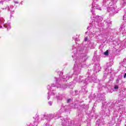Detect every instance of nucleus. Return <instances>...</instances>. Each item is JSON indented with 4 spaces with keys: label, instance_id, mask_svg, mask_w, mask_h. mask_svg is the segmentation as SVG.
<instances>
[{
    "label": "nucleus",
    "instance_id": "obj_33",
    "mask_svg": "<svg viewBox=\"0 0 126 126\" xmlns=\"http://www.w3.org/2000/svg\"><path fill=\"white\" fill-rule=\"evenodd\" d=\"M46 126H49V124L47 123L46 124Z\"/></svg>",
    "mask_w": 126,
    "mask_h": 126
},
{
    "label": "nucleus",
    "instance_id": "obj_7",
    "mask_svg": "<svg viewBox=\"0 0 126 126\" xmlns=\"http://www.w3.org/2000/svg\"><path fill=\"white\" fill-rule=\"evenodd\" d=\"M68 120L64 119L62 120V125L63 126H67L68 125Z\"/></svg>",
    "mask_w": 126,
    "mask_h": 126
},
{
    "label": "nucleus",
    "instance_id": "obj_17",
    "mask_svg": "<svg viewBox=\"0 0 126 126\" xmlns=\"http://www.w3.org/2000/svg\"><path fill=\"white\" fill-rule=\"evenodd\" d=\"M48 104L49 106H52V105H53V102L52 101H49Z\"/></svg>",
    "mask_w": 126,
    "mask_h": 126
},
{
    "label": "nucleus",
    "instance_id": "obj_29",
    "mask_svg": "<svg viewBox=\"0 0 126 126\" xmlns=\"http://www.w3.org/2000/svg\"><path fill=\"white\" fill-rule=\"evenodd\" d=\"M119 79H117V80H116V82H117V83H119Z\"/></svg>",
    "mask_w": 126,
    "mask_h": 126
},
{
    "label": "nucleus",
    "instance_id": "obj_13",
    "mask_svg": "<svg viewBox=\"0 0 126 126\" xmlns=\"http://www.w3.org/2000/svg\"><path fill=\"white\" fill-rule=\"evenodd\" d=\"M92 80L91 81L93 82H97V79L96 77H93L92 78Z\"/></svg>",
    "mask_w": 126,
    "mask_h": 126
},
{
    "label": "nucleus",
    "instance_id": "obj_8",
    "mask_svg": "<svg viewBox=\"0 0 126 126\" xmlns=\"http://www.w3.org/2000/svg\"><path fill=\"white\" fill-rule=\"evenodd\" d=\"M92 5L94 6V9H96L98 10H101V7L98 4L94 3Z\"/></svg>",
    "mask_w": 126,
    "mask_h": 126
},
{
    "label": "nucleus",
    "instance_id": "obj_5",
    "mask_svg": "<svg viewBox=\"0 0 126 126\" xmlns=\"http://www.w3.org/2000/svg\"><path fill=\"white\" fill-rule=\"evenodd\" d=\"M70 78H71V74H70V73H68L67 75H66V78H65L64 77H63V78H62V76L59 77V79H60L59 80H62V79H63V81H67Z\"/></svg>",
    "mask_w": 126,
    "mask_h": 126
},
{
    "label": "nucleus",
    "instance_id": "obj_16",
    "mask_svg": "<svg viewBox=\"0 0 126 126\" xmlns=\"http://www.w3.org/2000/svg\"><path fill=\"white\" fill-rule=\"evenodd\" d=\"M114 89L115 90H118L119 89V87L118 86H115Z\"/></svg>",
    "mask_w": 126,
    "mask_h": 126
},
{
    "label": "nucleus",
    "instance_id": "obj_21",
    "mask_svg": "<svg viewBox=\"0 0 126 126\" xmlns=\"http://www.w3.org/2000/svg\"><path fill=\"white\" fill-rule=\"evenodd\" d=\"M122 66H125V61H123L122 63Z\"/></svg>",
    "mask_w": 126,
    "mask_h": 126
},
{
    "label": "nucleus",
    "instance_id": "obj_34",
    "mask_svg": "<svg viewBox=\"0 0 126 126\" xmlns=\"http://www.w3.org/2000/svg\"><path fill=\"white\" fill-rule=\"evenodd\" d=\"M23 2V1H21V3H22Z\"/></svg>",
    "mask_w": 126,
    "mask_h": 126
},
{
    "label": "nucleus",
    "instance_id": "obj_27",
    "mask_svg": "<svg viewBox=\"0 0 126 126\" xmlns=\"http://www.w3.org/2000/svg\"><path fill=\"white\" fill-rule=\"evenodd\" d=\"M38 120H39V118L36 117L35 119V121H38Z\"/></svg>",
    "mask_w": 126,
    "mask_h": 126
},
{
    "label": "nucleus",
    "instance_id": "obj_14",
    "mask_svg": "<svg viewBox=\"0 0 126 126\" xmlns=\"http://www.w3.org/2000/svg\"><path fill=\"white\" fill-rule=\"evenodd\" d=\"M73 50V53H74V54H76V53L77 52V50L76 49V48H72Z\"/></svg>",
    "mask_w": 126,
    "mask_h": 126
},
{
    "label": "nucleus",
    "instance_id": "obj_24",
    "mask_svg": "<svg viewBox=\"0 0 126 126\" xmlns=\"http://www.w3.org/2000/svg\"><path fill=\"white\" fill-rule=\"evenodd\" d=\"M92 11V13L94 15V10H93V9L91 10Z\"/></svg>",
    "mask_w": 126,
    "mask_h": 126
},
{
    "label": "nucleus",
    "instance_id": "obj_15",
    "mask_svg": "<svg viewBox=\"0 0 126 126\" xmlns=\"http://www.w3.org/2000/svg\"><path fill=\"white\" fill-rule=\"evenodd\" d=\"M104 55H105V56H108L109 55V51L107 50L106 51H105L104 53Z\"/></svg>",
    "mask_w": 126,
    "mask_h": 126
},
{
    "label": "nucleus",
    "instance_id": "obj_10",
    "mask_svg": "<svg viewBox=\"0 0 126 126\" xmlns=\"http://www.w3.org/2000/svg\"><path fill=\"white\" fill-rule=\"evenodd\" d=\"M108 10L109 11H112V12H114V13H115V11L116 10L115 9V8H114V7L111 6L108 8Z\"/></svg>",
    "mask_w": 126,
    "mask_h": 126
},
{
    "label": "nucleus",
    "instance_id": "obj_1",
    "mask_svg": "<svg viewBox=\"0 0 126 126\" xmlns=\"http://www.w3.org/2000/svg\"><path fill=\"white\" fill-rule=\"evenodd\" d=\"M82 61L84 62L85 61V57H83L82 59H79L76 60L75 63L74 65V74H78L80 73V70L82 68Z\"/></svg>",
    "mask_w": 126,
    "mask_h": 126
},
{
    "label": "nucleus",
    "instance_id": "obj_25",
    "mask_svg": "<svg viewBox=\"0 0 126 126\" xmlns=\"http://www.w3.org/2000/svg\"><path fill=\"white\" fill-rule=\"evenodd\" d=\"M121 111H124L125 110V108H120Z\"/></svg>",
    "mask_w": 126,
    "mask_h": 126
},
{
    "label": "nucleus",
    "instance_id": "obj_12",
    "mask_svg": "<svg viewBox=\"0 0 126 126\" xmlns=\"http://www.w3.org/2000/svg\"><path fill=\"white\" fill-rule=\"evenodd\" d=\"M105 72L104 73V76H107V75H108V73H109V70L108 69V68H106V69H105Z\"/></svg>",
    "mask_w": 126,
    "mask_h": 126
},
{
    "label": "nucleus",
    "instance_id": "obj_6",
    "mask_svg": "<svg viewBox=\"0 0 126 126\" xmlns=\"http://www.w3.org/2000/svg\"><path fill=\"white\" fill-rule=\"evenodd\" d=\"M101 69V66L99 64H96L94 66V70L96 71V72H99V71Z\"/></svg>",
    "mask_w": 126,
    "mask_h": 126
},
{
    "label": "nucleus",
    "instance_id": "obj_31",
    "mask_svg": "<svg viewBox=\"0 0 126 126\" xmlns=\"http://www.w3.org/2000/svg\"><path fill=\"white\" fill-rule=\"evenodd\" d=\"M72 58H75V56L72 55Z\"/></svg>",
    "mask_w": 126,
    "mask_h": 126
},
{
    "label": "nucleus",
    "instance_id": "obj_23",
    "mask_svg": "<svg viewBox=\"0 0 126 126\" xmlns=\"http://www.w3.org/2000/svg\"><path fill=\"white\" fill-rule=\"evenodd\" d=\"M87 41H88V37H87L85 38V41L87 42Z\"/></svg>",
    "mask_w": 126,
    "mask_h": 126
},
{
    "label": "nucleus",
    "instance_id": "obj_18",
    "mask_svg": "<svg viewBox=\"0 0 126 126\" xmlns=\"http://www.w3.org/2000/svg\"><path fill=\"white\" fill-rule=\"evenodd\" d=\"M77 37H73V39H74L75 40V41H77V38H78V37H79L78 35H76Z\"/></svg>",
    "mask_w": 126,
    "mask_h": 126
},
{
    "label": "nucleus",
    "instance_id": "obj_20",
    "mask_svg": "<svg viewBox=\"0 0 126 126\" xmlns=\"http://www.w3.org/2000/svg\"><path fill=\"white\" fill-rule=\"evenodd\" d=\"M71 101V99L69 98L67 100V103H69Z\"/></svg>",
    "mask_w": 126,
    "mask_h": 126
},
{
    "label": "nucleus",
    "instance_id": "obj_30",
    "mask_svg": "<svg viewBox=\"0 0 126 126\" xmlns=\"http://www.w3.org/2000/svg\"><path fill=\"white\" fill-rule=\"evenodd\" d=\"M14 3H18V2H17V1H14Z\"/></svg>",
    "mask_w": 126,
    "mask_h": 126
},
{
    "label": "nucleus",
    "instance_id": "obj_4",
    "mask_svg": "<svg viewBox=\"0 0 126 126\" xmlns=\"http://www.w3.org/2000/svg\"><path fill=\"white\" fill-rule=\"evenodd\" d=\"M4 22V20L2 18H0V28H2V26L5 28H7V30L10 29V24H3Z\"/></svg>",
    "mask_w": 126,
    "mask_h": 126
},
{
    "label": "nucleus",
    "instance_id": "obj_32",
    "mask_svg": "<svg viewBox=\"0 0 126 126\" xmlns=\"http://www.w3.org/2000/svg\"><path fill=\"white\" fill-rule=\"evenodd\" d=\"M87 29H90V27H88L87 28Z\"/></svg>",
    "mask_w": 126,
    "mask_h": 126
},
{
    "label": "nucleus",
    "instance_id": "obj_2",
    "mask_svg": "<svg viewBox=\"0 0 126 126\" xmlns=\"http://www.w3.org/2000/svg\"><path fill=\"white\" fill-rule=\"evenodd\" d=\"M62 111H63V108L60 110L58 114L55 113L54 115H53V114H48L47 115H43L41 117V120H44L46 119V120H47V121H51V120L54 119V118H57V117L58 118H59V116H60V114H61V112H62Z\"/></svg>",
    "mask_w": 126,
    "mask_h": 126
},
{
    "label": "nucleus",
    "instance_id": "obj_9",
    "mask_svg": "<svg viewBox=\"0 0 126 126\" xmlns=\"http://www.w3.org/2000/svg\"><path fill=\"white\" fill-rule=\"evenodd\" d=\"M56 85L57 86V88H61V89H65V88H66V86H65V85L61 86V85L58 84L57 85Z\"/></svg>",
    "mask_w": 126,
    "mask_h": 126
},
{
    "label": "nucleus",
    "instance_id": "obj_28",
    "mask_svg": "<svg viewBox=\"0 0 126 126\" xmlns=\"http://www.w3.org/2000/svg\"><path fill=\"white\" fill-rule=\"evenodd\" d=\"M124 77V78H126V73L125 74Z\"/></svg>",
    "mask_w": 126,
    "mask_h": 126
},
{
    "label": "nucleus",
    "instance_id": "obj_3",
    "mask_svg": "<svg viewBox=\"0 0 126 126\" xmlns=\"http://www.w3.org/2000/svg\"><path fill=\"white\" fill-rule=\"evenodd\" d=\"M56 86V85L52 84L51 85V86L50 85H48L47 86V89H48L49 92L48 93V97L47 99L48 100L50 99V96H53V95H55V91H54V88Z\"/></svg>",
    "mask_w": 126,
    "mask_h": 126
},
{
    "label": "nucleus",
    "instance_id": "obj_35",
    "mask_svg": "<svg viewBox=\"0 0 126 126\" xmlns=\"http://www.w3.org/2000/svg\"><path fill=\"white\" fill-rule=\"evenodd\" d=\"M125 16H123L124 18H125Z\"/></svg>",
    "mask_w": 126,
    "mask_h": 126
},
{
    "label": "nucleus",
    "instance_id": "obj_36",
    "mask_svg": "<svg viewBox=\"0 0 126 126\" xmlns=\"http://www.w3.org/2000/svg\"><path fill=\"white\" fill-rule=\"evenodd\" d=\"M52 98H55V96H53Z\"/></svg>",
    "mask_w": 126,
    "mask_h": 126
},
{
    "label": "nucleus",
    "instance_id": "obj_19",
    "mask_svg": "<svg viewBox=\"0 0 126 126\" xmlns=\"http://www.w3.org/2000/svg\"><path fill=\"white\" fill-rule=\"evenodd\" d=\"M89 80V78L88 79H86V82L83 81V82H85L86 84H87L88 81Z\"/></svg>",
    "mask_w": 126,
    "mask_h": 126
},
{
    "label": "nucleus",
    "instance_id": "obj_11",
    "mask_svg": "<svg viewBox=\"0 0 126 126\" xmlns=\"http://www.w3.org/2000/svg\"><path fill=\"white\" fill-rule=\"evenodd\" d=\"M56 98H57L58 100H62L63 99V94H58V95H56Z\"/></svg>",
    "mask_w": 126,
    "mask_h": 126
},
{
    "label": "nucleus",
    "instance_id": "obj_26",
    "mask_svg": "<svg viewBox=\"0 0 126 126\" xmlns=\"http://www.w3.org/2000/svg\"><path fill=\"white\" fill-rule=\"evenodd\" d=\"M90 45H91V44H89V48H92V46H90Z\"/></svg>",
    "mask_w": 126,
    "mask_h": 126
},
{
    "label": "nucleus",
    "instance_id": "obj_22",
    "mask_svg": "<svg viewBox=\"0 0 126 126\" xmlns=\"http://www.w3.org/2000/svg\"><path fill=\"white\" fill-rule=\"evenodd\" d=\"M55 78L56 79V82L58 83V82H59V79H58L57 77H55Z\"/></svg>",
    "mask_w": 126,
    "mask_h": 126
}]
</instances>
